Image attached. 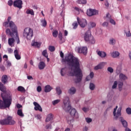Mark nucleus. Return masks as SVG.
<instances>
[{
  "label": "nucleus",
  "instance_id": "1",
  "mask_svg": "<svg viewBox=\"0 0 131 131\" xmlns=\"http://www.w3.org/2000/svg\"><path fill=\"white\" fill-rule=\"evenodd\" d=\"M60 56L62 58L61 62L67 63V64L71 67V71L70 72V76H75V82L78 83L82 80V71L80 69V63L78 58L74 57L71 54L66 55L64 58V53L61 51Z\"/></svg>",
  "mask_w": 131,
  "mask_h": 131
},
{
  "label": "nucleus",
  "instance_id": "2",
  "mask_svg": "<svg viewBox=\"0 0 131 131\" xmlns=\"http://www.w3.org/2000/svg\"><path fill=\"white\" fill-rule=\"evenodd\" d=\"M0 91L2 100L0 99V109H6L10 108L12 105V92L10 91H7V88L3 85V83L0 82Z\"/></svg>",
  "mask_w": 131,
  "mask_h": 131
},
{
  "label": "nucleus",
  "instance_id": "3",
  "mask_svg": "<svg viewBox=\"0 0 131 131\" xmlns=\"http://www.w3.org/2000/svg\"><path fill=\"white\" fill-rule=\"evenodd\" d=\"M84 39L88 43H91V45H95L96 43V40L94 38V36L92 35L91 31H87L84 35Z\"/></svg>",
  "mask_w": 131,
  "mask_h": 131
},
{
  "label": "nucleus",
  "instance_id": "4",
  "mask_svg": "<svg viewBox=\"0 0 131 131\" xmlns=\"http://www.w3.org/2000/svg\"><path fill=\"white\" fill-rule=\"evenodd\" d=\"M16 121L12 119V117L8 116L6 118L0 120V124L1 125H14Z\"/></svg>",
  "mask_w": 131,
  "mask_h": 131
},
{
  "label": "nucleus",
  "instance_id": "5",
  "mask_svg": "<svg viewBox=\"0 0 131 131\" xmlns=\"http://www.w3.org/2000/svg\"><path fill=\"white\" fill-rule=\"evenodd\" d=\"M63 109L66 112H69L71 110V105L70 104V101H69V97H64L63 100Z\"/></svg>",
  "mask_w": 131,
  "mask_h": 131
},
{
  "label": "nucleus",
  "instance_id": "6",
  "mask_svg": "<svg viewBox=\"0 0 131 131\" xmlns=\"http://www.w3.org/2000/svg\"><path fill=\"white\" fill-rule=\"evenodd\" d=\"M23 36L27 39H31L33 37V30L30 28H26L23 33Z\"/></svg>",
  "mask_w": 131,
  "mask_h": 131
},
{
  "label": "nucleus",
  "instance_id": "7",
  "mask_svg": "<svg viewBox=\"0 0 131 131\" xmlns=\"http://www.w3.org/2000/svg\"><path fill=\"white\" fill-rule=\"evenodd\" d=\"M6 34L8 35L11 36V37H14V34L16 35V40L17 41V43H20V39H19V36L18 35V31L16 29V32H13V31L11 32V30L9 28L6 29Z\"/></svg>",
  "mask_w": 131,
  "mask_h": 131
},
{
  "label": "nucleus",
  "instance_id": "8",
  "mask_svg": "<svg viewBox=\"0 0 131 131\" xmlns=\"http://www.w3.org/2000/svg\"><path fill=\"white\" fill-rule=\"evenodd\" d=\"M11 19L12 18L11 16H9L7 19V22H9V27L12 32H17V26L15 24L13 21H11Z\"/></svg>",
  "mask_w": 131,
  "mask_h": 131
},
{
  "label": "nucleus",
  "instance_id": "9",
  "mask_svg": "<svg viewBox=\"0 0 131 131\" xmlns=\"http://www.w3.org/2000/svg\"><path fill=\"white\" fill-rule=\"evenodd\" d=\"M118 108V106L117 105L116 106V107L114 109V112H113V115L114 117L116 118V119H117L118 117H120V116H121L122 107H120ZM117 110V112L116 113Z\"/></svg>",
  "mask_w": 131,
  "mask_h": 131
},
{
  "label": "nucleus",
  "instance_id": "10",
  "mask_svg": "<svg viewBox=\"0 0 131 131\" xmlns=\"http://www.w3.org/2000/svg\"><path fill=\"white\" fill-rule=\"evenodd\" d=\"M23 5V2H22L21 0H15L13 2V7L18 8L19 9H22Z\"/></svg>",
  "mask_w": 131,
  "mask_h": 131
},
{
  "label": "nucleus",
  "instance_id": "11",
  "mask_svg": "<svg viewBox=\"0 0 131 131\" xmlns=\"http://www.w3.org/2000/svg\"><path fill=\"white\" fill-rule=\"evenodd\" d=\"M76 50L78 53L83 54L84 55H86L88 53V48L85 47H82L81 48L80 47H77Z\"/></svg>",
  "mask_w": 131,
  "mask_h": 131
},
{
  "label": "nucleus",
  "instance_id": "12",
  "mask_svg": "<svg viewBox=\"0 0 131 131\" xmlns=\"http://www.w3.org/2000/svg\"><path fill=\"white\" fill-rule=\"evenodd\" d=\"M77 20L78 21V23L80 25L81 27L82 28H84V27H85V26L86 25V20L85 19H79V17L77 18Z\"/></svg>",
  "mask_w": 131,
  "mask_h": 131
},
{
  "label": "nucleus",
  "instance_id": "13",
  "mask_svg": "<svg viewBox=\"0 0 131 131\" xmlns=\"http://www.w3.org/2000/svg\"><path fill=\"white\" fill-rule=\"evenodd\" d=\"M99 14V11L95 9H90L87 10V15L91 17V16H94L95 15H98Z\"/></svg>",
  "mask_w": 131,
  "mask_h": 131
},
{
  "label": "nucleus",
  "instance_id": "14",
  "mask_svg": "<svg viewBox=\"0 0 131 131\" xmlns=\"http://www.w3.org/2000/svg\"><path fill=\"white\" fill-rule=\"evenodd\" d=\"M71 115L74 117V118L77 119L79 117L78 115V113L76 111V110L75 108H72L70 112Z\"/></svg>",
  "mask_w": 131,
  "mask_h": 131
},
{
  "label": "nucleus",
  "instance_id": "15",
  "mask_svg": "<svg viewBox=\"0 0 131 131\" xmlns=\"http://www.w3.org/2000/svg\"><path fill=\"white\" fill-rule=\"evenodd\" d=\"M33 104L35 106L34 109L36 111H40V112H42V108H41V106L37 103L36 102H34Z\"/></svg>",
  "mask_w": 131,
  "mask_h": 131
},
{
  "label": "nucleus",
  "instance_id": "16",
  "mask_svg": "<svg viewBox=\"0 0 131 131\" xmlns=\"http://www.w3.org/2000/svg\"><path fill=\"white\" fill-rule=\"evenodd\" d=\"M96 52L97 55L101 58H105V57L107 56V54H106V52L104 51H97Z\"/></svg>",
  "mask_w": 131,
  "mask_h": 131
},
{
  "label": "nucleus",
  "instance_id": "17",
  "mask_svg": "<svg viewBox=\"0 0 131 131\" xmlns=\"http://www.w3.org/2000/svg\"><path fill=\"white\" fill-rule=\"evenodd\" d=\"M106 64V62H101L99 64H98L97 66H95L94 68L95 70H99V69H102L103 67H104V66Z\"/></svg>",
  "mask_w": 131,
  "mask_h": 131
},
{
  "label": "nucleus",
  "instance_id": "18",
  "mask_svg": "<svg viewBox=\"0 0 131 131\" xmlns=\"http://www.w3.org/2000/svg\"><path fill=\"white\" fill-rule=\"evenodd\" d=\"M15 58L16 60H20L21 59V55H19V51L15 50L14 51Z\"/></svg>",
  "mask_w": 131,
  "mask_h": 131
},
{
  "label": "nucleus",
  "instance_id": "19",
  "mask_svg": "<svg viewBox=\"0 0 131 131\" xmlns=\"http://www.w3.org/2000/svg\"><path fill=\"white\" fill-rule=\"evenodd\" d=\"M76 93V89L74 87H71L68 90V93L69 95H74Z\"/></svg>",
  "mask_w": 131,
  "mask_h": 131
},
{
  "label": "nucleus",
  "instance_id": "20",
  "mask_svg": "<svg viewBox=\"0 0 131 131\" xmlns=\"http://www.w3.org/2000/svg\"><path fill=\"white\" fill-rule=\"evenodd\" d=\"M45 67H46V63L43 61H40L38 64L39 69L42 70V69H45Z\"/></svg>",
  "mask_w": 131,
  "mask_h": 131
},
{
  "label": "nucleus",
  "instance_id": "21",
  "mask_svg": "<svg viewBox=\"0 0 131 131\" xmlns=\"http://www.w3.org/2000/svg\"><path fill=\"white\" fill-rule=\"evenodd\" d=\"M119 55H120V53L118 51H114L111 54L112 58H118Z\"/></svg>",
  "mask_w": 131,
  "mask_h": 131
},
{
  "label": "nucleus",
  "instance_id": "22",
  "mask_svg": "<svg viewBox=\"0 0 131 131\" xmlns=\"http://www.w3.org/2000/svg\"><path fill=\"white\" fill-rule=\"evenodd\" d=\"M123 88V82L118 81V89L119 92H121L122 91Z\"/></svg>",
  "mask_w": 131,
  "mask_h": 131
},
{
  "label": "nucleus",
  "instance_id": "23",
  "mask_svg": "<svg viewBox=\"0 0 131 131\" xmlns=\"http://www.w3.org/2000/svg\"><path fill=\"white\" fill-rule=\"evenodd\" d=\"M127 76L122 73H120L119 74V79L120 80H126L127 79Z\"/></svg>",
  "mask_w": 131,
  "mask_h": 131
},
{
  "label": "nucleus",
  "instance_id": "24",
  "mask_svg": "<svg viewBox=\"0 0 131 131\" xmlns=\"http://www.w3.org/2000/svg\"><path fill=\"white\" fill-rule=\"evenodd\" d=\"M2 82L4 84H6L8 82V76L4 75L2 76Z\"/></svg>",
  "mask_w": 131,
  "mask_h": 131
},
{
  "label": "nucleus",
  "instance_id": "25",
  "mask_svg": "<svg viewBox=\"0 0 131 131\" xmlns=\"http://www.w3.org/2000/svg\"><path fill=\"white\" fill-rule=\"evenodd\" d=\"M120 121L121 123L122 124V125L124 126V127H127V122L126 121L124 120L123 119V117H120Z\"/></svg>",
  "mask_w": 131,
  "mask_h": 131
},
{
  "label": "nucleus",
  "instance_id": "26",
  "mask_svg": "<svg viewBox=\"0 0 131 131\" xmlns=\"http://www.w3.org/2000/svg\"><path fill=\"white\" fill-rule=\"evenodd\" d=\"M14 41H15L14 38H9L8 39V45L10 47H14Z\"/></svg>",
  "mask_w": 131,
  "mask_h": 131
},
{
  "label": "nucleus",
  "instance_id": "27",
  "mask_svg": "<svg viewBox=\"0 0 131 131\" xmlns=\"http://www.w3.org/2000/svg\"><path fill=\"white\" fill-rule=\"evenodd\" d=\"M94 75V72H91L90 75L86 77L85 80L86 81H89V80H91L93 78Z\"/></svg>",
  "mask_w": 131,
  "mask_h": 131
},
{
  "label": "nucleus",
  "instance_id": "28",
  "mask_svg": "<svg viewBox=\"0 0 131 131\" xmlns=\"http://www.w3.org/2000/svg\"><path fill=\"white\" fill-rule=\"evenodd\" d=\"M67 72V68L64 67L61 69L60 70V74L61 76H64L65 74H66Z\"/></svg>",
  "mask_w": 131,
  "mask_h": 131
},
{
  "label": "nucleus",
  "instance_id": "29",
  "mask_svg": "<svg viewBox=\"0 0 131 131\" xmlns=\"http://www.w3.org/2000/svg\"><path fill=\"white\" fill-rule=\"evenodd\" d=\"M52 90H53V88L50 85H47L45 87V93H50Z\"/></svg>",
  "mask_w": 131,
  "mask_h": 131
},
{
  "label": "nucleus",
  "instance_id": "30",
  "mask_svg": "<svg viewBox=\"0 0 131 131\" xmlns=\"http://www.w3.org/2000/svg\"><path fill=\"white\" fill-rule=\"evenodd\" d=\"M53 114H49L47 116V118L46 119V122H49V121H51V120H53Z\"/></svg>",
  "mask_w": 131,
  "mask_h": 131
},
{
  "label": "nucleus",
  "instance_id": "31",
  "mask_svg": "<svg viewBox=\"0 0 131 131\" xmlns=\"http://www.w3.org/2000/svg\"><path fill=\"white\" fill-rule=\"evenodd\" d=\"M116 43V40L113 38L110 39L109 44L111 46H114Z\"/></svg>",
  "mask_w": 131,
  "mask_h": 131
},
{
  "label": "nucleus",
  "instance_id": "32",
  "mask_svg": "<svg viewBox=\"0 0 131 131\" xmlns=\"http://www.w3.org/2000/svg\"><path fill=\"white\" fill-rule=\"evenodd\" d=\"M55 91L56 92V94H57L58 96H60V95L62 94V90H61V88H60V86H57L56 88Z\"/></svg>",
  "mask_w": 131,
  "mask_h": 131
},
{
  "label": "nucleus",
  "instance_id": "33",
  "mask_svg": "<svg viewBox=\"0 0 131 131\" xmlns=\"http://www.w3.org/2000/svg\"><path fill=\"white\" fill-rule=\"evenodd\" d=\"M117 85H118V81H115L112 85V89H113V90H115L117 89Z\"/></svg>",
  "mask_w": 131,
  "mask_h": 131
},
{
  "label": "nucleus",
  "instance_id": "34",
  "mask_svg": "<svg viewBox=\"0 0 131 131\" xmlns=\"http://www.w3.org/2000/svg\"><path fill=\"white\" fill-rule=\"evenodd\" d=\"M17 91H18V92H21V93H25L26 92L25 88L22 86H18L17 88Z\"/></svg>",
  "mask_w": 131,
  "mask_h": 131
},
{
  "label": "nucleus",
  "instance_id": "35",
  "mask_svg": "<svg viewBox=\"0 0 131 131\" xmlns=\"http://www.w3.org/2000/svg\"><path fill=\"white\" fill-rule=\"evenodd\" d=\"M95 88H96V85H95V84H94L93 83H90L89 88H90V90H91V91H94Z\"/></svg>",
  "mask_w": 131,
  "mask_h": 131
},
{
  "label": "nucleus",
  "instance_id": "36",
  "mask_svg": "<svg viewBox=\"0 0 131 131\" xmlns=\"http://www.w3.org/2000/svg\"><path fill=\"white\" fill-rule=\"evenodd\" d=\"M17 115L20 116V117H24V114H23V112H22V110H18L17 111Z\"/></svg>",
  "mask_w": 131,
  "mask_h": 131
},
{
  "label": "nucleus",
  "instance_id": "37",
  "mask_svg": "<svg viewBox=\"0 0 131 131\" xmlns=\"http://www.w3.org/2000/svg\"><path fill=\"white\" fill-rule=\"evenodd\" d=\"M27 14L32 15L33 16L34 15V12H33V10H29L28 9L26 11Z\"/></svg>",
  "mask_w": 131,
  "mask_h": 131
},
{
  "label": "nucleus",
  "instance_id": "38",
  "mask_svg": "<svg viewBox=\"0 0 131 131\" xmlns=\"http://www.w3.org/2000/svg\"><path fill=\"white\" fill-rule=\"evenodd\" d=\"M42 55L43 56V57H45L46 58H48V51L47 50H43L42 52Z\"/></svg>",
  "mask_w": 131,
  "mask_h": 131
},
{
  "label": "nucleus",
  "instance_id": "39",
  "mask_svg": "<svg viewBox=\"0 0 131 131\" xmlns=\"http://www.w3.org/2000/svg\"><path fill=\"white\" fill-rule=\"evenodd\" d=\"M32 46L39 48V47H40V45L38 42H34V43H32Z\"/></svg>",
  "mask_w": 131,
  "mask_h": 131
},
{
  "label": "nucleus",
  "instance_id": "40",
  "mask_svg": "<svg viewBox=\"0 0 131 131\" xmlns=\"http://www.w3.org/2000/svg\"><path fill=\"white\" fill-rule=\"evenodd\" d=\"M41 23L43 27H46V26H47V21L46 20V19L41 20Z\"/></svg>",
  "mask_w": 131,
  "mask_h": 131
},
{
  "label": "nucleus",
  "instance_id": "41",
  "mask_svg": "<svg viewBox=\"0 0 131 131\" xmlns=\"http://www.w3.org/2000/svg\"><path fill=\"white\" fill-rule=\"evenodd\" d=\"M78 4L85 5V4H86V0H79L78 1Z\"/></svg>",
  "mask_w": 131,
  "mask_h": 131
},
{
  "label": "nucleus",
  "instance_id": "42",
  "mask_svg": "<svg viewBox=\"0 0 131 131\" xmlns=\"http://www.w3.org/2000/svg\"><path fill=\"white\" fill-rule=\"evenodd\" d=\"M124 32L127 37H130L131 36L130 30H128V32H126L125 31H124Z\"/></svg>",
  "mask_w": 131,
  "mask_h": 131
},
{
  "label": "nucleus",
  "instance_id": "43",
  "mask_svg": "<svg viewBox=\"0 0 131 131\" xmlns=\"http://www.w3.org/2000/svg\"><path fill=\"white\" fill-rule=\"evenodd\" d=\"M49 50L50 52H55V50H56V49L55 48V47L50 46H49Z\"/></svg>",
  "mask_w": 131,
  "mask_h": 131
},
{
  "label": "nucleus",
  "instance_id": "44",
  "mask_svg": "<svg viewBox=\"0 0 131 131\" xmlns=\"http://www.w3.org/2000/svg\"><path fill=\"white\" fill-rule=\"evenodd\" d=\"M58 38H59L60 40L62 41L63 40V35L62 34V32H59L58 34Z\"/></svg>",
  "mask_w": 131,
  "mask_h": 131
},
{
  "label": "nucleus",
  "instance_id": "45",
  "mask_svg": "<svg viewBox=\"0 0 131 131\" xmlns=\"http://www.w3.org/2000/svg\"><path fill=\"white\" fill-rule=\"evenodd\" d=\"M60 99H57L55 100H54L53 101H52V104L53 105H54V106L57 105V104H58V103H60Z\"/></svg>",
  "mask_w": 131,
  "mask_h": 131
},
{
  "label": "nucleus",
  "instance_id": "46",
  "mask_svg": "<svg viewBox=\"0 0 131 131\" xmlns=\"http://www.w3.org/2000/svg\"><path fill=\"white\" fill-rule=\"evenodd\" d=\"M52 35H53V37H57L58 36V31L55 30L53 32Z\"/></svg>",
  "mask_w": 131,
  "mask_h": 131
},
{
  "label": "nucleus",
  "instance_id": "47",
  "mask_svg": "<svg viewBox=\"0 0 131 131\" xmlns=\"http://www.w3.org/2000/svg\"><path fill=\"white\" fill-rule=\"evenodd\" d=\"M126 112L127 114L128 115H130L131 114V108L130 107H128L126 109Z\"/></svg>",
  "mask_w": 131,
  "mask_h": 131
},
{
  "label": "nucleus",
  "instance_id": "48",
  "mask_svg": "<svg viewBox=\"0 0 131 131\" xmlns=\"http://www.w3.org/2000/svg\"><path fill=\"white\" fill-rule=\"evenodd\" d=\"M72 25L73 26V29H76L77 26H78V24H77V22L76 21H74Z\"/></svg>",
  "mask_w": 131,
  "mask_h": 131
},
{
  "label": "nucleus",
  "instance_id": "49",
  "mask_svg": "<svg viewBox=\"0 0 131 131\" xmlns=\"http://www.w3.org/2000/svg\"><path fill=\"white\" fill-rule=\"evenodd\" d=\"M107 71L110 72V73H113L114 70H113V68L112 67H108L107 68Z\"/></svg>",
  "mask_w": 131,
  "mask_h": 131
},
{
  "label": "nucleus",
  "instance_id": "50",
  "mask_svg": "<svg viewBox=\"0 0 131 131\" xmlns=\"http://www.w3.org/2000/svg\"><path fill=\"white\" fill-rule=\"evenodd\" d=\"M5 61H6L8 67H11L12 66V63L10 61L8 60V59H5Z\"/></svg>",
  "mask_w": 131,
  "mask_h": 131
},
{
  "label": "nucleus",
  "instance_id": "51",
  "mask_svg": "<svg viewBox=\"0 0 131 131\" xmlns=\"http://www.w3.org/2000/svg\"><path fill=\"white\" fill-rule=\"evenodd\" d=\"M13 4H14V2H13V0H9L8 2V5L9 6V7H11V6H13Z\"/></svg>",
  "mask_w": 131,
  "mask_h": 131
},
{
  "label": "nucleus",
  "instance_id": "52",
  "mask_svg": "<svg viewBox=\"0 0 131 131\" xmlns=\"http://www.w3.org/2000/svg\"><path fill=\"white\" fill-rule=\"evenodd\" d=\"M9 21H6L3 24V26L5 27L8 28L10 27V26L9 25Z\"/></svg>",
  "mask_w": 131,
  "mask_h": 131
},
{
  "label": "nucleus",
  "instance_id": "53",
  "mask_svg": "<svg viewBox=\"0 0 131 131\" xmlns=\"http://www.w3.org/2000/svg\"><path fill=\"white\" fill-rule=\"evenodd\" d=\"M85 120H86V122H87V123H90V122L91 121H92V119L90 118H86Z\"/></svg>",
  "mask_w": 131,
  "mask_h": 131
},
{
  "label": "nucleus",
  "instance_id": "54",
  "mask_svg": "<svg viewBox=\"0 0 131 131\" xmlns=\"http://www.w3.org/2000/svg\"><path fill=\"white\" fill-rule=\"evenodd\" d=\"M110 22V23H111V24H113V25H115V24H116L115 20H114V19H111Z\"/></svg>",
  "mask_w": 131,
  "mask_h": 131
},
{
  "label": "nucleus",
  "instance_id": "55",
  "mask_svg": "<svg viewBox=\"0 0 131 131\" xmlns=\"http://www.w3.org/2000/svg\"><path fill=\"white\" fill-rule=\"evenodd\" d=\"M37 92H38V93H40V92H41V86H38L37 87Z\"/></svg>",
  "mask_w": 131,
  "mask_h": 131
},
{
  "label": "nucleus",
  "instance_id": "56",
  "mask_svg": "<svg viewBox=\"0 0 131 131\" xmlns=\"http://www.w3.org/2000/svg\"><path fill=\"white\" fill-rule=\"evenodd\" d=\"M90 26L92 28H94V27H96V23H90Z\"/></svg>",
  "mask_w": 131,
  "mask_h": 131
},
{
  "label": "nucleus",
  "instance_id": "57",
  "mask_svg": "<svg viewBox=\"0 0 131 131\" xmlns=\"http://www.w3.org/2000/svg\"><path fill=\"white\" fill-rule=\"evenodd\" d=\"M46 128L47 129H51V128H52V125L51 124L46 125Z\"/></svg>",
  "mask_w": 131,
  "mask_h": 131
},
{
  "label": "nucleus",
  "instance_id": "58",
  "mask_svg": "<svg viewBox=\"0 0 131 131\" xmlns=\"http://www.w3.org/2000/svg\"><path fill=\"white\" fill-rule=\"evenodd\" d=\"M27 79H29V80H33V77L31 76H28Z\"/></svg>",
  "mask_w": 131,
  "mask_h": 131
},
{
  "label": "nucleus",
  "instance_id": "59",
  "mask_svg": "<svg viewBox=\"0 0 131 131\" xmlns=\"http://www.w3.org/2000/svg\"><path fill=\"white\" fill-rule=\"evenodd\" d=\"M116 73L117 74H119V73H120V70H119V68H117Z\"/></svg>",
  "mask_w": 131,
  "mask_h": 131
},
{
  "label": "nucleus",
  "instance_id": "60",
  "mask_svg": "<svg viewBox=\"0 0 131 131\" xmlns=\"http://www.w3.org/2000/svg\"><path fill=\"white\" fill-rule=\"evenodd\" d=\"M102 26H103V27H105L106 26H108V23L104 21L103 24H102Z\"/></svg>",
  "mask_w": 131,
  "mask_h": 131
},
{
  "label": "nucleus",
  "instance_id": "61",
  "mask_svg": "<svg viewBox=\"0 0 131 131\" xmlns=\"http://www.w3.org/2000/svg\"><path fill=\"white\" fill-rule=\"evenodd\" d=\"M8 53H9L10 54H11V53H13V50L11 48H9L8 49Z\"/></svg>",
  "mask_w": 131,
  "mask_h": 131
},
{
  "label": "nucleus",
  "instance_id": "62",
  "mask_svg": "<svg viewBox=\"0 0 131 131\" xmlns=\"http://www.w3.org/2000/svg\"><path fill=\"white\" fill-rule=\"evenodd\" d=\"M75 10L78 12V14H79V11L80 9H79L78 7H75Z\"/></svg>",
  "mask_w": 131,
  "mask_h": 131
},
{
  "label": "nucleus",
  "instance_id": "63",
  "mask_svg": "<svg viewBox=\"0 0 131 131\" xmlns=\"http://www.w3.org/2000/svg\"><path fill=\"white\" fill-rule=\"evenodd\" d=\"M82 110L84 112H88V108L86 107H83Z\"/></svg>",
  "mask_w": 131,
  "mask_h": 131
},
{
  "label": "nucleus",
  "instance_id": "64",
  "mask_svg": "<svg viewBox=\"0 0 131 131\" xmlns=\"http://www.w3.org/2000/svg\"><path fill=\"white\" fill-rule=\"evenodd\" d=\"M88 128L87 126H85L83 129V131H88Z\"/></svg>",
  "mask_w": 131,
  "mask_h": 131
}]
</instances>
